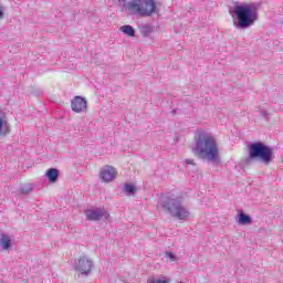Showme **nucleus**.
<instances>
[{"label": "nucleus", "mask_w": 283, "mask_h": 283, "mask_svg": "<svg viewBox=\"0 0 283 283\" xmlns=\"http://www.w3.org/2000/svg\"><path fill=\"white\" fill-rule=\"evenodd\" d=\"M192 153L195 156H198V158H206L212 163H218V160H220V150L218 149L216 138H213L209 133H205L202 130L195 134Z\"/></svg>", "instance_id": "obj_1"}, {"label": "nucleus", "mask_w": 283, "mask_h": 283, "mask_svg": "<svg viewBox=\"0 0 283 283\" xmlns=\"http://www.w3.org/2000/svg\"><path fill=\"white\" fill-rule=\"evenodd\" d=\"M123 10H128L133 14H139V17H151L157 14L158 9L154 0H117Z\"/></svg>", "instance_id": "obj_2"}, {"label": "nucleus", "mask_w": 283, "mask_h": 283, "mask_svg": "<svg viewBox=\"0 0 283 283\" xmlns=\"http://www.w3.org/2000/svg\"><path fill=\"white\" fill-rule=\"evenodd\" d=\"M234 14L239 21L237 28H249L258 20V8L254 4L237 6Z\"/></svg>", "instance_id": "obj_3"}, {"label": "nucleus", "mask_w": 283, "mask_h": 283, "mask_svg": "<svg viewBox=\"0 0 283 283\" xmlns=\"http://www.w3.org/2000/svg\"><path fill=\"white\" fill-rule=\"evenodd\" d=\"M250 158H260L265 165L273 160V149L263 143H253L249 146Z\"/></svg>", "instance_id": "obj_4"}, {"label": "nucleus", "mask_w": 283, "mask_h": 283, "mask_svg": "<svg viewBox=\"0 0 283 283\" xmlns=\"http://www.w3.org/2000/svg\"><path fill=\"white\" fill-rule=\"evenodd\" d=\"M163 208L178 220H187L189 218V211L180 205L178 199H168L165 201Z\"/></svg>", "instance_id": "obj_5"}, {"label": "nucleus", "mask_w": 283, "mask_h": 283, "mask_svg": "<svg viewBox=\"0 0 283 283\" xmlns=\"http://www.w3.org/2000/svg\"><path fill=\"white\" fill-rule=\"evenodd\" d=\"M116 176H118V171L114 166L106 165L99 171L102 182H113V180H116Z\"/></svg>", "instance_id": "obj_6"}, {"label": "nucleus", "mask_w": 283, "mask_h": 283, "mask_svg": "<svg viewBox=\"0 0 283 283\" xmlns=\"http://www.w3.org/2000/svg\"><path fill=\"white\" fill-rule=\"evenodd\" d=\"M92 266V260L86 256H81L75 265V271H77L82 275H87L88 273H91Z\"/></svg>", "instance_id": "obj_7"}, {"label": "nucleus", "mask_w": 283, "mask_h": 283, "mask_svg": "<svg viewBox=\"0 0 283 283\" xmlns=\"http://www.w3.org/2000/svg\"><path fill=\"white\" fill-rule=\"evenodd\" d=\"M71 108L75 114H81L87 111V99L82 96H75L71 102Z\"/></svg>", "instance_id": "obj_8"}, {"label": "nucleus", "mask_w": 283, "mask_h": 283, "mask_svg": "<svg viewBox=\"0 0 283 283\" xmlns=\"http://www.w3.org/2000/svg\"><path fill=\"white\" fill-rule=\"evenodd\" d=\"M85 216L87 220L96 222L101 220V218H105V216H107V211H105V208L97 209V210L91 209V210H86Z\"/></svg>", "instance_id": "obj_9"}, {"label": "nucleus", "mask_w": 283, "mask_h": 283, "mask_svg": "<svg viewBox=\"0 0 283 283\" xmlns=\"http://www.w3.org/2000/svg\"><path fill=\"white\" fill-rule=\"evenodd\" d=\"M8 134H10V126H8V120L1 115L0 111V137L8 136Z\"/></svg>", "instance_id": "obj_10"}, {"label": "nucleus", "mask_w": 283, "mask_h": 283, "mask_svg": "<svg viewBox=\"0 0 283 283\" xmlns=\"http://www.w3.org/2000/svg\"><path fill=\"white\" fill-rule=\"evenodd\" d=\"M46 178L50 182H56L59 180V170L56 168H50L46 171Z\"/></svg>", "instance_id": "obj_11"}, {"label": "nucleus", "mask_w": 283, "mask_h": 283, "mask_svg": "<svg viewBox=\"0 0 283 283\" xmlns=\"http://www.w3.org/2000/svg\"><path fill=\"white\" fill-rule=\"evenodd\" d=\"M252 220L249 214L241 212L239 214V224H251Z\"/></svg>", "instance_id": "obj_12"}, {"label": "nucleus", "mask_w": 283, "mask_h": 283, "mask_svg": "<svg viewBox=\"0 0 283 283\" xmlns=\"http://www.w3.org/2000/svg\"><path fill=\"white\" fill-rule=\"evenodd\" d=\"M120 30L124 32V34H127V36L136 35V30H134L132 25H124L120 28Z\"/></svg>", "instance_id": "obj_13"}, {"label": "nucleus", "mask_w": 283, "mask_h": 283, "mask_svg": "<svg viewBox=\"0 0 283 283\" xmlns=\"http://www.w3.org/2000/svg\"><path fill=\"white\" fill-rule=\"evenodd\" d=\"M1 242L4 251H8V249H10V242H11L10 237H8V234H2Z\"/></svg>", "instance_id": "obj_14"}, {"label": "nucleus", "mask_w": 283, "mask_h": 283, "mask_svg": "<svg viewBox=\"0 0 283 283\" xmlns=\"http://www.w3.org/2000/svg\"><path fill=\"white\" fill-rule=\"evenodd\" d=\"M135 191H136V187H134V184H129L125 186L126 193H134Z\"/></svg>", "instance_id": "obj_15"}, {"label": "nucleus", "mask_w": 283, "mask_h": 283, "mask_svg": "<svg viewBox=\"0 0 283 283\" xmlns=\"http://www.w3.org/2000/svg\"><path fill=\"white\" fill-rule=\"evenodd\" d=\"M167 255L172 262H176V255L172 252H168Z\"/></svg>", "instance_id": "obj_16"}, {"label": "nucleus", "mask_w": 283, "mask_h": 283, "mask_svg": "<svg viewBox=\"0 0 283 283\" xmlns=\"http://www.w3.org/2000/svg\"><path fill=\"white\" fill-rule=\"evenodd\" d=\"M186 164H187V165H196V163H193L192 159H186Z\"/></svg>", "instance_id": "obj_17"}]
</instances>
